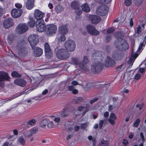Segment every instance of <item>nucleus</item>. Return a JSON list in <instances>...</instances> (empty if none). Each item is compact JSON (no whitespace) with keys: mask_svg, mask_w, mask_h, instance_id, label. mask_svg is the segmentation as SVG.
<instances>
[{"mask_svg":"<svg viewBox=\"0 0 146 146\" xmlns=\"http://www.w3.org/2000/svg\"><path fill=\"white\" fill-rule=\"evenodd\" d=\"M14 83L16 85L21 87H24L26 85L27 82L23 79H17L15 80Z\"/></svg>","mask_w":146,"mask_h":146,"instance_id":"obj_18","label":"nucleus"},{"mask_svg":"<svg viewBox=\"0 0 146 146\" xmlns=\"http://www.w3.org/2000/svg\"><path fill=\"white\" fill-rule=\"evenodd\" d=\"M57 29L56 26L53 24L47 25L46 26V34L48 36H51L56 33Z\"/></svg>","mask_w":146,"mask_h":146,"instance_id":"obj_3","label":"nucleus"},{"mask_svg":"<svg viewBox=\"0 0 146 146\" xmlns=\"http://www.w3.org/2000/svg\"><path fill=\"white\" fill-rule=\"evenodd\" d=\"M124 3L126 6H129L131 4V0H125Z\"/></svg>","mask_w":146,"mask_h":146,"instance_id":"obj_48","label":"nucleus"},{"mask_svg":"<svg viewBox=\"0 0 146 146\" xmlns=\"http://www.w3.org/2000/svg\"><path fill=\"white\" fill-rule=\"evenodd\" d=\"M89 60L88 57L84 56L82 62H80L79 63V66L83 70L86 71L88 70L86 65L89 62Z\"/></svg>","mask_w":146,"mask_h":146,"instance_id":"obj_11","label":"nucleus"},{"mask_svg":"<svg viewBox=\"0 0 146 146\" xmlns=\"http://www.w3.org/2000/svg\"><path fill=\"white\" fill-rule=\"evenodd\" d=\"M139 71L141 73H143L145 72V68H141L139 69Z\"/></svg>","mask_w":146,"mask_h":146,"instance_id":"obj_61","label":"nucleus"},{"mask_svg":"<svg viewBox=\"0 0 146 146\" xmlns=\"http://www.w3.org/2000/svg\"><path fill=\"white\" fill-rule=\"evenodd\" d=\"M114 31V29L111 28H110L108 29L107 31V32L108 33H113Z\"/></svg>","mask_w":146,"mask_h":146,"instance_id":"obj_51","label":"nucleus"},{"mask_svg":"<svg viewBox=\"0 0 146 146\" xmlns=\"http://www.w3.org/2000/svg\"><path fill=\"white\" fill-rule=\"evenodd\" d=\"M103 65L99 61L94 63L91 66V69L92 72L94 73H100L102 69Z\"/></svg>","mask_w":146,"mask_h":146,"instance_id":"obj_2","label":"nucleus"},{"mask_svg":"<svg viewBox=\"0 0 146 146\" xmlns=\"http://www.w3.org/2000/svg\"><path fill=\"white\" fill-rule=\"evenodd\" d=\"M86 28L88 32L91 35L97 36L100 33V32L96 30L95 27L92 25H87Z\"/></svg>","mask_w":146,"mask_h":146,"instance_id":"obj_9","label":"nucleus"},{"mask_svg":"<svg viewBox=\"0 0 146 146\" xmlns=\"http://www.w3.org/2000/svg\"><path fill=\"white\" fill-rule=\"evenodd\" d=\"M88 18L91 23L94 24H98L100 22L101 20L100 17L96 15H90Z\"/></svg>","mask_w":146,"mask_h":146,"instance_id":"obj_12","label":"nucleus"},{"mask_svg":"<svg viewBox=\"0 0 146 146\" xmlns=\"http://www.w3.org/2000/svg\"><path fill=\"white\" fill-rule=\"evenodd\" d=\"M144 46L145 45L143 43H141L140 44L139 48L137 50V52H139L142 51L143 50V48Z\"/></svg>","mask_w":146,"mask_h":146,"instance_id":"obj_43","label":"nucleus"},{"mask_svg":"<svg viewBox=\"0 0 146 146\" xmlns=\"http://www.w3.org/2000/svg\"><path fill=\"white\" fill-rule=\"evenodd\" d=\"M110 119H113V120H115L116 119V117L115 115L113 113H112L110 115Z\"/></svg>","mask_w":146,"mask_h":146,"instance_id":"obj_52","label":"nucleus"},{"mask_svg":"<svg viewBox=\"0 0 146 146\" xmlns=\"http://www.w3.org/2000/svg\"><path fill=\"white\" fill-rule=\"evenodd\" d=\"M59 32L62 34L64 35L66 34L68 30L66 25H62L60 26L58 29Z\"/></svg>","mask_w":146,"mask_h":146,"instance_id":"obj_22","label":"nucleus"},{"mask_svg":"<svg viewBox=\"0 0 146 146\" xmlns=\"http://www.w3.org/2000/svg\"><path fill=\"white\" fill-rule=\"evenodd\" d=\"M14 37L12 35H9L7 37L8 42L10 44L12 43L14 41Z\"/></svg>","mask_w":146,"mask_h":146,"instance_id":"obj_34","label":"nucleus"},{"mask_svg":"<svg viewBox=\"0 0 146 146\" xmlns=\"http://www.w3.org/2000/svg\"><path fill=\"white\" fill-rule=\"evenodd\" d=\"M15 7L17 8H20L22 7V5L19 3H17L15 5Z\"/></svg>","mask_w":146,"mask_h":146,"instance_id":"obj_64","label":"nucleus"},{"mask_svg":"<svg viewBox=\"0 0 146 146\" xmlns=\"http://www.w3.org/2000/svg\"><path fill=\"white\" fill-rule=\"evenodd\" d=\"M140 122V120L139 119H137L136 121L134 123L133 125L135 127H137Z\"/></svg>","mask_w":146,"mask_h":146,"instance_id":"obj_46","label":"nucleus"},{"mask_svg":"<svg viewBox=\"0 0 146 146\" xmlns=\"http://www.w3.org/2000/svg\"><path fill=\"white\" fill-rule=\"evenodd\" d=\"M43 53L42 50L40 48L36 47L34 48V54L35 56L39 57L41 56Z\"/></svg>","mask_w":146,"mask_h":146,"instance_id":"obj_21","label":"nucleus"},{"mask_svg":"<svg viewBox=\"0 0 146 146\" xmlns=\"http://www.w3.org/2000/svg\"><path fill=\"white\" fill-rule=\"evenodd\" d=\"M141 32V28L140 26L139 25H138L137 27V33L139 34H140Z\"/></svg>","mask_w":146,"mask_h":146,"instance_id":"obj_49","label":"nucleus"},{"mask_svg":"<svg viewBox=\"0 0 146 146\" xmlns=\"http://www.w3.org/2000/svg\"><path fill=\"white\" fill-rule=\"evenodd\" d=\"M122 42L124 43L122 44V46H120V50H125L128 49L129 48L128 43L125 40H123Z\"/></svg>","mask_w":146,"mask_h":146,"instance_id":"obj_25","label":"nucleus"},{"mask_svg":"<svg viewBox=\"0 0 146 146\" xmlns=\"http://www.w3.org/2000/svg\"><path fill=\"white\" fill-rule=\"evenodd\" d=\"M19 52L23 54H25L27 52V49L24 47L22 48H20L19 49Z\"/></svg>","mask_w":146,"mask_h":146,"instance_id":"obj_31","label":"nucleus"},{"mask_svg":"<svg viewBox=\"0 0 146 146\" xmlns=\"http://www.w3.org/2000/svg\"><path fill=\"white\" fill-rule=\"evenodd\" d=\"M3 24L4 27L6 29H8L14 25V23L11 18H9L5 19Z\"/></svg>","mask_w":146,"mask_h":146,"instance_id":"obj_16","label":"nucleus"},{"mask_svg":"<svg viewBox=\"0 0 146 146\" xmlns=\"http://www.w3.org/2000/svg\"><path fill=\"white\" fill-rule=\"evenodd\" d=\"M47 126L48 128H52L55 127V125L52 121L47 120Z\"/></svg>","mask_w":146,"mask_h":146,"instance_id":"obj_35","label":"nucleus"},{"mask_svg":"<svg viewBox=\"0 0 146 146\" xmlns=\"http://www.w3.org/2000/svg\"><path fill=\"white\" fill-rule=\"evenodd\" d=\"M44 46L45 56L47 58H50L52 56V54L49 44L47 42H45L44 44Z\"/></svg>","mask_w":146,"mask_h":146,"instance_id":"obj_8","label":"nucleus"},{"mask_svg":"<svg viewBox=\"0 0 146 146\" xmlns=\"http://www.w3.org/2000/svg\"><path fill=\"white\" fill-rule=\"evenodd\" d=\"M56 56L59 59L63 60L68 58L70 55L66 49H61L57 51Z\"/></svg>","mask_w":146,"mask_h":146,"instance_id":"obj_1","label":"nucleus"},{"mask_svg":"<svg viewBox=\"0 0 146 146\" xmlns=\"http://www.w3.org/2000/svg\"><path fill=\"white\" fill-rule=\"evenodd\" d=\"M103 52H97L92 54V57L95 59V58L97 60H102L103 58Z\"/></svg>","mask_w":146,"mask_h":146,"instance_id":"obj_20","label":"nucleus"},{"mask_svg":"<svg viewBox=\"0 0 146 146\" xmlns=\"http://www.w3.org/2000/svg\"><path fill=\"white\" fill-rule=\"evenodd\" d=\"M28 40L33 48L39 42L38 36L35 35H31L28 37Z\"/></svg>","mask_w":146,"mask_h":146,"instance_id":"obj_6","label":"nucleus"},{"mask_svg":"<svg viewBox=\"0 0 146 146\" xmlns=\"http://www.w3.org/2000/svg\"><path fill=\"white\" fill-rule=\"evenodd\" d=\"M71 7L75 10L80 7V5L77 1H73L71 3Z\"/></svg>","mask_w":146,"mask_h":146,"instance_id":"obj_29","label":"nucleus"},{"mask_svg":"<svg viewBox=\"0 0 146 146\" xmlns=\"http://www.w3.org/2000/svg\"><path fill=\"white\" fill-rule=\"evenodd\" d=\"M35 25V23L33 18H31L30 19V21L28 22L29 26L31 27H33Z\"/></svg>","mask_w":146,"mask_h":146,"instance_id":"obj_33","label":"nucleus"},{"mask_svg":"<svg viewBox=\"0 0 146 146\" xmlns=\"http://www.w3.org/2000/svg\"><path fill=\"white\" fill-rule=\"evenodd\" d=\"M28 29V27L27 25L20 24L17 27L16 31L18 34H22L27 31Z\"/></svg>","mask_w":146,"mask_h":146,"instance_id":"obj_7","label":"nucleus"},{"mask_svg":"<svg viewBox=\"0 0 146 146\" xmlns=\"http://www.w3.org/2000/svg\"><path fill=\"white\" fill-rule=\"evenodd\" d=\"M30 131L32 135L33 134H35L38 131V129L37 127H35L31 129Z\"/></svg>","mask_w":146,"mask_h":146,"instance_id":"obj_42","label":"nucleus"},{"mask_svg":"<svg viewBox=\"0 0 146 146\" xmlns=\"http://www.w3.org/2000/svg\"><path fill=\"white\" fill-rule=\"evenodd\" d=\"M123 40H124L121 38H119V39H117L115 42V46L119 50H120V46H122V44L123 43L122 42Z\"/></svg>","mask_w":146,"mask_h":146,"instance_id":"obj_23","label":"nucleus"},{"mask_svg":"<svg viewBox=\"0 0 146 146\" xmlns=\"http://www.w3.org/2000/svg\"><path fill=\"white\" fill-rule=\"evenodd\" d=\"M64 10V8L61 5H56L55 8V11L57 13L61 12Z\"/></svg>","mask_w":146,"mask_h":146,"instance_id":"obj_30","label":"nucleus"},{"mask_svg":"<svg viewBox=\"0 0 146 146\" xmlns=\"http://www.w3.org/2000/svg\"><path fill=\"white\" fill-rule=\"evenodd\" d=\"M123 64H122L118 67H117V68H116V70L117 71H118L120 70H121L122 69H123Z\"/></svg>","mask_w":146,"mask_h":146,"instance_id":"obj_55","label":"nucleus"},{"mask_svg":"<svg viewBox=\"0 0 146 146\" xmlns=\"http://www.w3.org/2000/svg\"><path fill=\"white\" fill-rule=\"evenodd\" d=\"M98 100V98H95L93 100H90V103L91 104H92L94 102L97 101Z\"/></svg>","mask_w":146,"mask_h":146,"instance_id":"obj_59","label":"nucleus"},{"mask_svg":"<svg viewBox=\"0 0 146 146\" xmlns=\"http://www.w3.org/2000/svg\"><path fill=\"white\" fill-rule=\"evenodd\" d=\"M17 142L18 144H21L23 146L25 145V141L23 136L19 137L17 139Z\"/></svg>","mask_w":146,"mask_h":146,"instance_id":"obj_27","label":"nucleus"},{"mask_svg":"<svg viewBox=\"0 0 146 146\" xmlns=\"http://www.w3.org/2000/svg\"><path fill=\"white\" fill-rule=\"evenodd\" d=\"M71 92L72 93L74 94H77L78 93V90L76 89H74Z\"/></svg>","mask_w":146,"mask_h":146,"instance_id":"obj_63","label":"nucleus"},{"mask_svg":"<svg viewBox=\"0 0 146 146\" xmlns=\"http://www.w3.org/2000/svg\"><path fill=\"white\" fill-rule=\"evenodd\" d=\"M141 77L140 75L139 74H137L135 76V78L136 80H138Z\"/></svg>","mask_w":146,"mask_h":146,"instance_id":"obj_60","label":"nucleus"},{"mask_svg":"<svg viewBox=\"0 0 146 146\" xmlns=\"http://www.w3.org/2000/svg\"><path fill=\"white\" fill-rule=\"evenodd\" d=\"M65 39L66 38L65 36L64 35H61L60 37L58 39V40L59 42H62L65 41Z\"/></svg>","mask_w":146,"mask_h":146,"instance_id":"obj_45","label":"nucleus"},{"mask_svg":"<svg viewBox=\"0 0 146 146\" xmlns=\"http://www.w3.org/2000/svg\"><path fill=\"white\" fill-rule=\"evenodd\" d=\"M133 1L134 4L138 6L142 4L143 0H133Z\"/></svg>","mask_w":146,"mask_h":146,"instance_id":"obj_39","label":"nucleus"},{"mask_svg":"<svg viewBox=\"0 0 146 146\" xmlns=\"http://www.w3.org/2000/svg\"><path fill=\"white\" fill-rule=\"evenodd\" d=\"M87 127V123H84L82 124L80 128L82 129H85Z\"/></svg>","mask_w":146,"mask_h":146,"instance_id":"obj_56","label":"nucleus"},{"mask_svg":"<svg viewBox=\"0 0 146 146\" xmlns=\"http://www.w3.org/2000/svg\"><path fill=\"white\" fill-rule=\"evenodd\" d=\"M82 9L83 11L88 13L90 11V9L89 6L87 3H84L81 6Z\"/></svg>","mask_w":146,"mask_h":146,"instance_id":"obj_26","label":"nucleus"},{"mask_svg":"<svg viewBox=\"0 0 146 146\" xmlns=\"http://www.w3.org/2000/svg\"><path fill=\"white\" fill-rule=\"evenodd\" d=\"M34 6L33 0H28L26 3V7L28 9H31Z\"/></svg>","mask_w":146,"mask_h":146,"instance_id":"obj_24","label":"nucleus"},{"mask_svg":"<svg viewBox=\"0 0 146 146\" xmlns=\"http://www.w3.org/2000/svg\"><path fill=\"white\" fill-rule=\"evenodd\" d=\"M72 61L74 64L76 65H77L78 64L79 60L77 58H73L72 59Z\"/></svg>","mask_w":146,"mask_h":146,"instance_id":"obj_44","label":"nucleus"},{"mask_svg":"<svg viewBox=\"0 0 146 146\" xmlns=\"http://www.w3.org/2000/svg\"><path fill=\"white\" fill-rule=\"evenodd\" d=\"M75 10V13L78 15H81L82 13V11L80 9V7L78 8L77 9H76Z\"/></svg>","mask_w":146,"mask_h":146,"instance_id":"obj_47","label":"nucleus"},{"mask_svg":"<svg viewBox=\"0 0 146 146\" xmlns=\"http://www.w3.org/2000/svg\"><path fill=\"white\" fill-rule=\"evenodd\" d=\"M122 33L121 31H117L115 33V36L116 38H118L117 39L121 38Z\"/></svg>","mask_w":146,"mask_h":146,"instance_id":"obj_40","label":"nucleus"},{"mask_svg":"<svg viewBox=\"0 0 146 146\" xmlns=\"http://www.w3.org/2000/svg\"><path fill=\"white\" fill-rule=\"evenodd\" d=\"M38 24L36 25V29L37 30L40 32L44 31L46 29V26L43 23V21H38Z\"/></svg>","mask_w":146,"mask_h":146,"instance_id":"obj_15","label":"nucleus"},{"mask_svg":"<svg viewBox=\"0 0 146 146\" xmlns=\"http://www.w3.org/2000/svg\"><path fill=\"white\" fill-rule=\"evenodd\" d=\"M75 89L74 87L73 86H69L68 87V90L70 91H72L73 90Z\"/></svg>","mask_w":146,"mask_h":146,"instance_id":"obj_50","label":"nucleus"},{"mask_svg":"<svg viewBox=\"0 0 146 146\" xmlns=\"http://www.w3.org/2000/svg\"><path fill=\"white\" fill-rule=\"evenodd\" d=\"M71 84L75 86L78 85V83L76 81L74 80L71 82Z\"/></svg>","mask_w":146,"mask_h":146,"instance_id":"obj_58","label":"nucleus"},{"mask_svg":"<svg viewBox=\"0 0 146 146\" xmlns=\"http://www.w3.org/2000/svg\"><path fill=\"white\" fill-rule=\"evenodd\" d=\"M108 10V8L107 6L102 5L97 8L96 13L98 15L103 16L107 13Z\"/></svg>","mask_w":146,"mask_h":146,"instance_id":"obj_5","label":"nucleus"},{"mask_svg":"<svg viewBox=\"0 0 146 146\" xmlns=\"http://www.w3.org/2000/svg\"><path fill=\"white\" fill-rule=\"evenodd\" d=\"M104 121L103 120H101L100 121L99 123V128L101 129L102 127Z\"/></svg>","mask_w":146,"mask_h":146,"instance_id":"obj_53","label":"nucleus"},{"mask_svg":"<svg viewBox=\"0 0 146 146\" xmlns=\"http://www.w3.org/2000/svg\"><path fill=\"white\" fill-rule=\"evenodd\" d=\"M135 60V59L133 57H130L127 62V63L128 64H129V66H131L132 65Z\"/></svg>","mask_w":146,"mask_h":146,"instance_id":"obj_37","label":"nucleus"},{"mask_svg":"<svg viewBox=\"0 0 146 146\" xmlns=\"http://www.w3.org/2000/svg\"><path fill=\"white\" fill-rule=\"evenodd\" d=\"M36 121L34 119H31L27 122V125L29 127L35 126L36 124Z\"/></svg>","mask_w":146,"mask_h":146,"instance_id":"obj_28","label":"nucleus"},{"mask_svg":"<svg viewBox=\"0 0 146 146\" xmlns=\"http://www.w3.org/2000/svg\"><path fill=\"white\" fill-rule=\"evenodd\" d=\"M40 81L39 78L36 76L32 78L30 80V82L32 85L36 86H38L39 84Z\"/></svg>","mask_w":146,"mask_h":146,"instance_id":"obj_17","label":"nucleus"},{"mask_svg":"<svg viewBox=\"0 0 146 146\" xmlns=\"http://www.w3.org/2000/svg\"><path fill=\"white\" fill-rule=\"evenodd\" d=\"M23 11L21 9H12L11 13L12 17L17 18L20 17Z\"/></svg>","mask_w":146,"mask_h":146,"instance_id":"obj_13","label":"nucleus"},{"mask_svg":"<svg viewBox=\"0 0 146 146\" xmlns=\"http://www.w3.org/2000/svg\"><path fill=\"white\" fill-rule=\"evenodd\" d=\"M116 64L115 61L112 60L111 58L107 56L105 59V66L106 67H109L114 66Z\"/></svg>","mask_w":146,"mask_h":146,"instance_id":"obj_14","label":"nucleus"},{"mask_svg":"<svg viewBox=\"0 0 146 146\" xmlns=\"http://www.w3.org/2000/svg\"><path fill=\"white\" fill-rule=\"evenodd\" d=\"M80 128V126H79L76 125L74 126V129L76 131H77Z\"/></svg>","mask_w":146,"mask_h":146,"instance_id":"obj_62","label":"nucleus"},{"mask_svg":"<svg viewBox=\"0 0 146 146\" xmlns=\"http://www.w3.org/2000/svg\"><path fill=\"white\" fill-rule=\"evenodd\" d=\"M10 78L5 72H2L0 74V81L4 80L9 81Z\"/></svg>","mask_w":146,"mask_h":146,"instance_id":"obj_19","label":"nucleus"},{"mask_svg":"<svg viewBox=\"0 0 146 146\" xmlns=\"http://www.w3.org/2000/svg\"><path fill=\"white\" fill-rule=\"evenodd\" d=\"M100 146H107L108 145V142L107 141H102L99 143Z\"/></svg>","mask_w":146,"mask_h":146,"instance_id":"obj_41","label":"nucleus"},{"mask_svg":"<svg viewBox=\"0 0 146 146\" xmlns=\"http://www.w3.org/2000/svg\"><path fill=\"white\" fill-rule=\"evenodd\" d=\"M11 76L13 77H21V75L16 71H13L11 73Z\"/></svg>","mask_w":146,"mask_h":146,"instance_id":"obj_38","label":"nucleus"},{"mask_svg":"<svg viewBox=\"0 0 146 146\" xmlns=\"http://www.w3.org/2000/svg\"><path fill=\"white\" fill-rule=\"evenodd\" d=\"M64 45L65 48L69 52H72L75 48V44L72 40H67L65 43Z\"/></svg>","mask_w":146,"mask_h":146,"instance_id":"obj_4","label":"nucleus"},{"mask_svg":"<svg viewBox=\"0 0 146 146\" xmlns=\"http://www.w3.org/2000/svg\"><path fill=\"white\" fill-rule=\"evenodd\" d=\"M114 120H113V119L110 118L108 119V121L112 125H114L115 123Z\"/></svg>","mask_w":146,"mask_h":146,"instance_id":"obj_54","label":"nucleus"},{"mask_svg":"<svg viewBox=\"0 0 146 146\" xmlns=\"http://www.w3.org/2000/svg\"><path fill=\"white\" fill-rule=\"evenodd\" d=\"M44 13L39 10L36 9L35 10L34 12V16L35 18L36 19L37 21H43L42 18L44 17Z\"/></svg>","mask_w":146,"mask_h":146,"instance_id":"obj_10","label":"nucleus"},{"mask_svg":"<svg viewBox=\"0 0 146 146\" xmlns=\"http://www.w3.org/2000/svg\"><path fill=\"white\" fill-rule=\"evenodd\" d=\"M23 135L25 138H29L32 135L30 131H25L23 133Z\"/></svg>","mask_w":146,"mask_h":146,"instance_id":"obj_32","label":"nucleus"},{"mask_svg":"<svg viewBox=\"0 0 146 146\" xmlns=\"http://www.w3.org/2000/svg\"><path fill=\"white\" fill-rule=\"evenodd\" d=\"M75 101L76 103H78L82 100V99L81 98H78L75 100Z\"/></svg>","mask_w":146,"mask_h":146,"instance_id":"obj_57","label":"nucleus"},{"mask_svg":"<svg viewBox=\"0 0 146 146\" xmlns=\"http://www.w3.org/2000/svg\"><path fill=\"white\" fill-rule=\"evenodd\" d=\"M47 120L44 119L42 120L40 123V126L42 128L45 127L46 125H47Z\"/></svg>","mask_w":146,"mask_h":146,"instance_id":"obj_36","label":"nucleus"}]
</instances>
